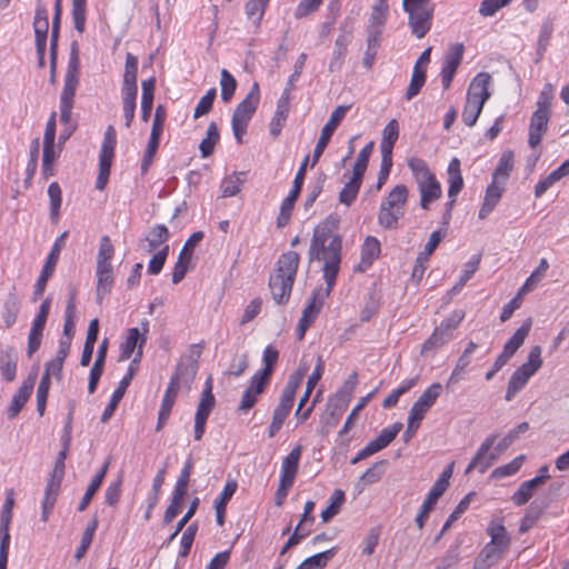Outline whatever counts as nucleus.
I'll return each mask as SVG.
<instances>
[{"label": "nucleus", "instance_id": "nucleus-1", "mask_svg": "<svg viewBox=\"0 0 569 569\" xmlns=\"http://www.w3.org/2000/svg\"><path fill=\"white\" fill-rule=\"evenodd\" d=\"M336 229L335 220L327 219L319 223L313 230L308 252L310 261H323L322 276L328 286L325 295H330L340 269L342 240Z\"/></svg>", "mask_w": 569, "mask_h": 569}, {"label": "nucleus", "instance_id": "nucleus-2", "mask_svg": "<svg viewBox=\"0 0 569 569\" xmlns=\"http://www.w3.org/2000/svg\"><path fill=\"white\" fill-rule=\"evenodd\" d=\"M529 429L528 422H521L511 429L502 439L497 443L498 433H492L481 443L476 456L470 461L466 469V473L478 469L483 473L498 458L517 440L520 435H523Z\"/></svg>", "mask_w": 569, "mask_h": 569}, {"label": "nucleus", "instance_id": "nucleus-3", "mask_svg": "<svg viewBox=\"0 0 569 569\" xmlns=\"http://www.w3.org/2000/svg\"><path fill=\"white\" fill-rule=\"evenodd\" d=\"M299 261L300 257L296 251H287L278 259L277 268L269 278V288L278 305H283L289 300Z\"/></svg>", "mask_w": 569, "mask_h": 569}, {"label": "nucleus", "instance_id": "nucleus-4", "mask_svg": "<svg viewBox=\"0 0 569 569\" xmlns=\"http://www.w3.org/2000/svg\"><path fill=\"white\" fill-rule=\"evenodd\" d=\"M79 46L77 41L71 43L70 57L64 76L63 89L60 94V121L64 126L77 124L71 120L74 107L76 91L79 84Z\"/></svg>", "mask_w": 569, "mask_h": 569}, {"label": "nucleus", "instance_id": "nucleus-5", "mask_svg": "<svg viewBox=\"0 0 569 569\" xmlns=\"http://www.w3.org/2000/svg\"><path fill=\"white\" fill-rule=\"evenodd\" d=\"M408 167L413 173L420 192V206L422 209L428 210L430 203L441 197V184L425 160L420 158H411L408 161Z\"/></svg>", "mask_w": 569, "mask_h": 569}, {"label": "nucleus", "instance_id": "nucleus-6", "mask_svg": "<svg viewBox=\"0 0 569 569\" xmlns=\"http://www.w3.org/2000/svg\"><path fill=\"white\" fill-rule=\"evenodd\" d=\"M408 189L405 184L396 186L381 202L378 212V223L386 230L398 228L400 218L405 214Z\"/></svg>", "mask_w": 569, "mask_h": 569}, {"label": "nucleus", "instance_id": "nucleus-7", "mask_svg": "<svg viewBox=\"0 0 569 569\" xmlns=\"http://www.w3.org/2000/svg\"><path fill=\"white\" fill-rule=\"evenodd\" d=\"M402 8L412 34L422 39L432 27L435 3L432 0H402Z\"/></svg>", "mask_w": 569, "mask_h": 569}, {"label": "nucleus", "instance_id": "nucleus-8", "mask_svg": "<svg viewBox=\"0 0 569 569\" xmlns=\"http://www.w3.org/2000/svg\"><path fill=\"white\" fill-rule=\"evenodd\" d=\"M137 72H138V58L128 52L126 56V66L123 82L121 88L122 96V111L126 119V127L130 128L136 112L137 106Z\"/></svg>", "mask_w": 569, "mask_h": 569}, {"label": "nucleus", "instance_id": "nucleus-9", "mask_svg": "<svg viewBox=\"0 0 569 569\" xmlns=\"http://www.w3.org/2000/svg\"><path fill=\"white\" fill-rule=\"evenodd\" d=\"M260 101V88L258 82H253L246 98L236 107L231 124L232 131L238 143L242 142V136L247 132L248 124L252 119Z\"/></svg>", "mask_w": 569, "mask_h": 569}, {"label": "nucleus", "instance_id": "nucleus-10", "mask_svg": "<svg viewBox=\"0 0 569 569\" xmlns=\"http://www.w3.org/2000/svg\"><path fill=\"white\" fill-rule=\"evenodd\" d=\"M541 347L533 346L528 355L527 361L511 375L507 386L505 399L511 401L515 396L527 385L529 379L541 368Z\"/></svg>", "mask_w": 569, "mask_h": 569}, {"label": "nucleus", "instance_id": "nucleus-11", "mask_svg": "<svg viewBox=\"0 0 569 569\" xmlns=\"http://www.w3.org/2000/svg\"><path fill=\"white\" fill-rule=\"evenodd\" d=\"M141 327L142 332H140L138 328H130L128 330L126 340L120 346V361L130 359L134 351L136 353L130 365L138 366L139 362L141 361L143 355V346L147 341V333L149 332L148 320H143L141 322Z\"/></svg>", "mask_w": 569, "mask_h": 569}, {"label": "nucleus", "instance_id": "nucleus-12", "mask_svg": "<svg viewBox=\"0 0 569 569\" xmlns=\"http://www.w3.org/2000/svg\"><path fill=\"white\" fill-rule=\"evenodd\" d=\"M453 463H451L446 470L442 471L441 476L437 479L432 488L430 489L427 499L421 506L420 512L417 515L415 521L417 527L421 530L429 518L430 511L438 502L439 498L447 491L449 487V480L452 476Z\"/></svg>", "mask_w": 569, "mask_h": 569}, {"label": "nucleus", "instance_id": "nucleus-13", "mask_svg": "<svg viewBox=\"0 0 569 569\" xmlns=\"http://www.w3.org/2000/svg\"><path fill=\"white\" fill-rule=\"evenodd\" d=\"M69 232L64 231L62 232L54 241L53 247L47 258V261L42 268V271L34 284L33 289V300H37L39 297H41L46 290L47 282L51 274L54 271V268L57 266V262L59 260L60 251L66 246V240L68 238Z\"/></svg>", "mask_w": 569, "mask_h": 569}, {"label": "nucleus", "instance_id": "nucleus-14", "mask_svg": "<svg viewBox=\"0 0 569 569\" xmlns=\"http://www.w3.org/2000/svg\"><path fill=\"white\" fill-rule=\"evenodd\" d=\"M349 109H350V106H338L332 111L329 120L327 121V123L323 126V128L321 130V134H320V137L317 141V144H316V148L313 150L312 163H311L312 167L318 162V160L322 156L333 132L336 131V129L338 128V126L340 124V122L342 121V119L345 118V116Z\"/></svg>", "mask_w": 569, "mask_h": 569}, {"label": "nucleus", "instance_id": "nucleus-15", "mask_svg": "<svg viewBox=\"0 0 569 569\" xmlns=\"http://www.w3.org/2000/svg\"><path fill=\"white\" fill-rule=\"evenodd\" d=\"M199 357V350H192L190 355L182 357L177 365L176 372L171 377L170 382H173L179 389L181 386L190 388L198 371Z\"/></svg>", "mask_w": 569, "mask_h": 569}, {"label": "nucleus", "instance_id": "nucleus-16", "mask_svg": "<svg viewBox=\"0 0 569 569\" xmlns=\"http://www.w3.org/2000/svg\"><path fill=\"white\" fill-rule=\"evenodd\" d=\"M306 370H307V368H305L303 370L299 369V371L297 372V377H292L288 381V383L286 385V387L282 391L280 402L273 411L272 419L280 421L282 423L284 422V420L287 419V417L293 406L296 391L299 387L300 380L305 376Z\"/></svg>", "mask_w": 569, "mask_h": 569}, {"label": "nucleus", "instance_id": "nucleus-17", "mask_svg": "<svg viewBox=\"0 0 569 569\" xmlns=\"http://www.w3.org/2000/svg\"><path fill=\"white\" fill-rule=\"evenodd\" d=\"M463 51L465 47L462 43H455L450 47L443 59L440 76L442 86L446 90L450 88L451 81L457 72L459 64L461 63Z\"/></svg>", "mask_w": 569, "mask_h": 569}, {"label": "nucleus", "instance_id": "nucleus-18", "mask_svg": "<svg viewBox=\"0 0 569 569\" xmlns=\"http://www.w3.org/2000/svg\"><path fill=\"white\" fill-rule=\"evenodd\" d=\"M442 386L439 382H435L429 386L422 395L413 402L410 408L409 415L413 418L423 420L426 413L435 405L439 396L441 395Z\"/></svg>", "mask_w": 569, "mask_h": 569}, {"label": "nucleus", "instance_id": "nucleus-19", "mask_svg": "<svg viewBox=\"0 0 569 569\" xmlns=\"http://www.w3.org/2000/svg\"><path fill=\"white\" fill-rule=\"evenodd\" d=\"M137 371H138V366L129 365L126 376L120 380L117 389L113 391V393L111 396V399H110L108 406L104 408V410L102 412V416H101L102 422H107L111 418V416L113 415L114 410L117 409L119 402L123 398V396H124L133 376L137 373Z\"/></svg>", "mask_w": 569, "mask_h": 569}, {"label": "nucleus", "instance_id": "nucleus-20", "mask_svg": "<svg viewBox=\"0 0 569 569\" xmlns=\"http://www.w3.org/2000/svg\"><path fill=\"white\" fill-rule=\"evenodd\" d=\"M492 81L491 76L488 72H479L470 82L467 98L471 101H477L481 103H486V101L491 97V92L489 90V86Z\"/></svg>", "mask_w": 569, "mask_h": 569}, {"label": "nucleus", "instance_id": "nucleus-21", "mask_svg": "<svg viewBox=\"0 0 569 569\" xmlns=\"http://www.w3.org/2000/svg\"><path fill=\"white\" fill-rule=\"evenodd\" d=\"M551 114L535 111L530 118L528 143L531 148L540 144L543 136L548 130V123Z\"/></svg>", "mask_w": 569, "mask_h": 569}, {"label": "nucleus", "instance_id": "nucleus-22", "mask_svg": "<svg viewBox=\"0 0 569 569\" xmlns=\"http://www.w3.org/2000/svg\"><path fill=\"white\" fill-rule=\"evenodd\" d=\"M290 93L282 91L281 97L277 102L276 112L270 121L269 132L273 138H277L286 124L290 111Z\"/></svg>", "mask_w": 569, "mask_h": 569}, {"label": "nucleus", "instance_id": "nucleus-23", "mask_svg": "<svg viewBox=\"0 0 569 569\" xmlns=\"http://www.w3.org/2000/svg\"><path fill=\"white\" fill-rule=\"evenodd\" d=\"M36 383V375H29V377L23 380L22 385L20 386L18 392L13 395L11 405L8 408V418L13 419L16 418L21 409L24 407L26 402L28 401L33 387Z\"/></svg>", "mask_w": 569, "mask_h": 569}, {"label": "nucleus", "instance_id": "nucleus-24", "mask_svg": "<svg viewBox=\"0 0 569 569\" xmlns=\"http://www.w3.org/2000/svg\"><path fill=\"white\" fill-rule=\"evenodd\" d=\"M381 252L380 241L373 237H366L361 247V259L359 264L356 267V271L363 272L368 270L375 260H377Z\"/></svg>", "mask_w": 569, "mask_h": 569}, {"label": "nucleus", "instance_id": "nucleus-25", "mask_svg": "<svg viewBox=\"0 0 569 569\" xmlns=\"http://www.w3.org/2000/svg\"><path fill=\"white\" fill-rule=\"evenodd\" d=\"M269 381L259 378L253 375L250 380L249 387L244 390L240 405L239 411L247 412L249 411L258 401V397L264 391Z\"/></svg>", "mask_w": 569, "mask_h": 569}, {"label": "nucleus", "instance_id": "nucleus-26", "mask_svg": "<svg viewBox=\"0 0 569 569\" xmlns=\"http://www.w3.org/2000/svg\"><path fill=\"white\" fill-rule=\"evenodd\" d=\"M549 475H538L535 478L527 480L520 485L518 490L512 495L511 500L516 506L526 505L537 488L546 482Z\"/></svg>", "mask_w": 569, "mask_h": 569}, {"label": "nucleus", "instance_id": "nucleus-27", "mask_svg": "<svg viewBox=\"0 0 569 569\" xmlns=\"http://www.w3.org/2000/svg\"><path fill=\"white\" fill-rule=\"evenodd\" d=\"M301 453H302V447L296 446L289 452V455L283 458L282 463H281V475H280V480H282V482H287V483L295 482V479H296V476L298 472Z\"/></svg>", "mask_w": 569, "mask_h": 569}, {"label": "nucleus", "instance_id": "nucleus-28", "mask_svg": "<svg viewBox=\"0 0 569 569\" xmlns=\"http://www.w3.org/2000/svg\"><path fill=\"white\" fill-rule=\"evenodd\" d=\"M168 239V228L164 224H157L150 230L148 236L140 241L139 247L143 251L151 253L152 251L157 250L160 246L164 244Z\"/></svg>", "mask_w": 569, "mask_h": 569}, {"label": "nucleus", "instance_id": "nucleus-29", "mask_svg": "<svg viewBox=\"0 0 569 569\" xmlns=\"http://www.w3.org/2000/svg\"><path fill=\"white\" fill-rule=\"evenodd\" d=\"M531 329V319L528 318L512 335V337L505 343L501 355L509 360L523 345L525 339L528 337Z\"/></svg>", "mask_w": 569, "mask_h": 569}, {"label": "nucleus", "instance_id": "nucleus-30", "mask_svg": "<svg viewBox=\"0 0 569 569\" xmlns=\"http://www.w3.org/2000/svg\"><path fill=\"white\" fill-rule=\"evenodd\" d=\"M487 533L490 537V541L488 543L497 547L498 550H502L503 552L508 550L511 539L502 522L492 520L487 528Z\"/></svg>", "mask_w": 569, "mask_h": 569}, {"label": "nucleus", "instance_id": "nucleus-31", "mask_svg": "<svg viewBox=\"0 0 569 569\" xmlns=\"http://www.w3.org/2000/svg\"><path fill=\"white\" fill-rule=\"evenodd\" d=\"M327 291L328 287L326 289L320 287L313 290L311 300L303 309L300 320L312 325L322 308L325 299L329 297V295H325Z\"/></svg>", "mask_w": 569, "mask_h": 569}, {"label": "nucleus", "instance_id": "nucleus-32", "mask_svg": "<svg viewBox=\"0 0 569 569\" xmlns=\"http://www.w3.org/2000/svg\"><path fill=\"white\" fill-rule=\"evenodd\" d=\"M505 190V184L492 181L486 190L483 203L479 210V218L486 219L499 202Z\"/></svg>", "mask_w": 569, "mask_h": 569}, {"label": "nucleus", "instance_id": "nucleus-33", "mask_svg": "<svg viewBox=\"0 0 569 569\" xmlns=\"http://www.w3.org/2000/svg\"><path fill=\"white\" fill-rule=\"evenodd\" d=\"M237 487L238 485L236 480L227 481L219 498L214 501L216 520L219 526H222L224 523L226 507L229 500L234 495Z\"/></svg>", "mask_w": 569, "mask_h": 569}, {"label": "nucleus", "instance_id": "nucleus-34", "mask_svg": "<svg viewBox=\"0 0 569 569\" xmlns=\"http://www.w3.org/2000/svg\"><path fill=\"white\" fill-rule=\"evenodd\" d=\"M18 357L13 348L8 347L0 352V372L7 381H13L17 373Z\"/></svg>", "mask_w": 569, "mask_h": 569}, {"label": "nucleus", "instance_id": "nucleus-35", "mask_svg": "<svg viewBox=\"0 0 569 569\" xmlns=\"http://www.w3.org/2000/svg\"><path fill=\"white\" fill-rule=\"evenodd\" d=\"M399 138V123L396 119H391L382 131L380 143L381 156L392 157L395 143Z\"/></svg>", "mask_w": 569, "mask_h": 569}, {"label": "nucleus", "instance_id": "nucleus-36", "mask_svg": "<svg viewBox=\"0 0 569 569\" xmlns=\"http://www.w3.org/2000/svg\"><path fill=\"white\" fill-rule=\"evenodd\" d=\"M61 482L57 478H50L44 490V497L42 500V513L41 518L43 521H48L49 515L54 507L57 501L58 492L60 490Z\"/></svg>", "mask_w": 569, "mask_h": 569}, {"label": "nucleus", "instance_id": "nucleus-37", "mask_svg": "<svg viewBox=\"0 0 569 569\" xmlns=\"http://www.w3.org/2000/svg\"><path fill=\"white\" fill-rule=\"evenodd\" d=\"M448 197H457L463 188V179L461 176L460 161L452 158L448 166Z\"/></svg>", "mask_w": 569, "mask_h": 569}, {"label": "nucleus", "instance_id": "nucleus-38", "mask_svg": "<svg viewBox=\"0 0 569 569\" xmlns=\"http://www.w3.org/2000/svg\"><path fill=\"white\" fill-rule=\"evenodd\" d=\"M505 552L487 543L473 562V569H487L496 565Z\"/></svg>", "mask_w": 569, "mask_h": 569}, {"label": "nucleus", "instance_id": "nucleus-39", "mask_svg": "<svg viewBox=\"0 0 569 569\" xmlns=\"http://www.w3.org/2000/svg\"><path fill=\"white\" fill-rule=\"evenodd\" d=\"M323 370H325V361H323L321 356H318L317 365H316L312 373L308 377L307 386H306V392H305L303 397L299 401L298 408L296 410V416H299L301 409L303 408V406L308 401L312 390L315 389V387L317 386V383L321 379Z\"/></svg>", "mask_w": 569, "mask_h": 569}, {"label": "nucleus", "instance_id": "nucleus-40", "mask_svg": "<svg viewBox=\"0 0 569 569\" xmlns=\"http://www.w3.org/2000/svg\"><path fill=\"white\" fill-rule=\"evenodd\" d=\"M362 176H357L352 172L351 178L348 182L345 183L343 188L339 192V202L350 207L353 201L357 199V196L359 193L361 183H362Z\"/></svg>", "mask_w": 569, "mask_h": 569}, {"label": "nucleus", "instance_id": "nucleus-41", "mask_svg": "<svg viewBox=\"0 0 569 569\" xmlns=\"http://www.w3.org/2000/svg\"><path fill=\"white\" fill-rule=\"evenodd\" d=\"M386 21H387V13H382L381 11H371L369 26H368V46H369V48L373 47L378 43Z\"/></svg>", "mask_w": 569, "mask_h": 569}, {"label": "nucleus", "instance_id": "nucleus-42", "mask_svg": "<svg viewBox=\"0 0 569 569\" xmlns=\"http://www.w3.org/2000/svg\"><path fill=\"white\" fill-rule=\"evenodd\" d=\"M214 403H216V399L212 393V383H211V379L209 378L206 382V388L202 391L200 401L198 403L194 418H201L203 420H208V418L214 407Z\"/></svg>", "mask_w": 569, "mask_h": 569}, {"label": "nucleus", "instance_id": "nucleus-43", "mask_svg": "<svg viewBox=\"0 0 569 569\" xmlns=\"http://www.w3.org/2000/svg\"><path fill=\"white\" fill-rule=\"evenodd\" d=\"M34 34H36V44L44 43L47 44L49 21H48V11L44 7H38L36 10L34 21H33Z\"/></svg>", "mask_w": 569, "mask_h": 569}, {"label": "nucleus", "instance_id": "nucleus-44", "mask_svg": "<svg viewBox=\"0 0 569 569\" xmlns=\"http://www.w3.org/2000/svg\"><path fill=\"white\" fill-rule=\"evenodd\" d=\"M47 320L36 317L32 321L31 330L28 338L27 355L29 358L40 348L43 329Z\"/></svg>", "mask_w": 569, "mask_h": 569}, {"label": "nucleus", "instance_id": "nucleus-45", "mask_svg": "<svg viewBox=\"0 0 569 569\" xmlns=\"http://www.w3.org/2000/svg\"><path fill=\"white\" fill-rule=\"evenodd\" d=\"M401 429L402 423L396 422L392 426L382 429L379 436L369 443L378 452L388 447L395 440Z\"/></svg>", "mask_w": 569, "mask_h": 569}, {"label": "nucleus", "instance_id": "nucleus-46", "mask_svg": "<svg viewBox=\"0 0 569 569\" xmlns=\"http://www.w3.org/2000/svg\"><path fill=\"white\" fill-rule=\"evenodd\" d=\"M548 268L549 263L547 259L541 258L538 267L531 272V274L527 278L522 287L519 289V296H525L528 292L532 291L545 277Z\"/></svg>", "mask_w": 569, "mask_h": 569}, {"label": "nucleus", "instance_id": "nucleus-47", "mask_svg": "<svg viewBox=\"0 0 569 569\" xmlns=\"http://www.w3.org/2000/svg\"><path fill=\"white\" fill-rule=\"evenodd\" d=\"M513 168V153L511 151L505 152L499 159L498 166L493 172L492 181L505 184L508 180L510 172Z\"/></svg>", "mask_w": 569, "mask_h": 569}, {"label": "nucleus", "instance_id": "nucleus-48", "mask_svg": "<svg viewBox=\"0 0 569 569\" xmlns=\"http://www.w3.org/2000/svg\"><path fill=\"white\" fill-rule=\"evenodd\" d=\"M336 549L331 548L323 552L313 555L305 559L297 569H322L327 566L328 561L335 556Z\"/></svg>", "mask_w": 569, "mask_h": 569}, {"label": "nucleus", "instance_id": "nucleus-49", "mask_svg": "<svg viewBox=\"0 0 569 569\" xmlns=\"http://www.w3.org/2000/svg\"><path fill=\"white\" fill-rule=\"evenodd\" d=\"M452 335H448L445 330H442L439 326L433 330L431 336L423 342L421 347V355H425L431 350L438 349L445 346L450 339Z\"/></svg>", "mask_w": 569, "mask_h": 569}, {"label": "nucleus", "instance_id": "nucleus-50", "mask_svg": "<svg viewBox=\"0 0 569 569\" xmlns=\"http://www.w3.org/2000/svg\"><path fill=\"white\" fill-rule=\"evenodd\" d=\"M270 0H248L244 7L247 19L259 26Z\"/></svg>", "mask_w": 569, "mask_h": 569}, {"label": "nucleus", "instance_id": "nucleus-51", "mask_svg": "<svg viewBox=\"0 0 569 569\" xmlns=\"http://www.w3.org/2000/svg\"><path fill=\"white\" fill-rule=\"evenodd\" d=\"M346 499L345 492L341 489H336L330 497L329 505L321 512L323 522L330 521L336 515L339 513L341 506Z\"/></svg>", "mask_w": 569, "mask_h": 569}, {"label": "nucleus", "instance_id": "nucleus-52", "mask_svg": "<svg viewBox=\"0 0 569 569\" xmlns=\"http://www.w3.org/2000/svg\"><path fill=\"white\" fill-rule=\"evenodd\" d=\"M219 141V131L214 122H211L207 129V136L201 140L199 149L202 158H207L212 154L216 144Z\"/></svg>", "mask_w": 569, "mask_h": 569}, {"label": "nucleus", "instance_id": "nucleus-53", "mask_svg": "<svg viewBox=\"0 0 569 569\" xmlns=\"http://www.w3.org/2000/svg\"><path fill=\"white\" fill-rule=\"evenodd\" d=\"M279 357V352L271 346H268L263 351V369L257 371L254 376L262 378L267 381H270V377L273 371V367L277 363Z\"/></svg>", "mask_w": 569, "mask_h": 569}, {"label": "nucleus", "instance_id": "nucleus-54", "mask_svg": "<svg viewBox=\"0 0 569 569\" xmlns=\"http://www.w3.org/2000/svg\"><path fill=\"white\" fill-rule=\"evenodd\" d=\"M87 0H72V22L74 29L82 34L86 30Z\"/></svg>", "mask_w": 569, "mask_h": 569}, {"label": "nucleus", "instance_id": "nucleus-55", "mask_svg": "<svg viewBox=\"0 0 569 569\" xmlns=\"http://www.w3.org/2000/svg\"><path fill=\"white\" fill-rule=\"evenodd\" d=\"M483 106L485 104L481 102L466 99V103L461 114L463 123L468 127L475 126L483 109Z\"/></svg>", "mask_w": 569, "mask_h": 569}, {"label": "nucleus", "instance_id": "nucleus-56", "mask_svg": "<svg viewBox=\"0 0 569 569\" xmlns=\"http://www.w3.org/2000/svg\"><path fill=\"white\" fill-rule=\"evenodd\" d=\"M298 199V196H292V193L289 192V194L283 199L280 206V211L277 217V227L283 228L286 227L291 218V213L295 207V202Z\"/></svg>", "mask_w": 569, "mask_h": 569}, {"label": "nucleus", "instance_id": "nucleus-57", "mask_svg": "<svg viewBox=\"0 0 569 569\" xmlns=\"http://www.w3.org/2000/svg\"><path fill=\"white\" fill-rule=\"evenodd\" d=\"M14 506V498H13V491L10 490L8 492L7 499L4 501V505L2 507V511L0 515V536H4L6 533H9V526L12 518V509Z\"/></svg>", "mask_w": 569, "mask_h": 569}, {"label": "nucleus", "instance_id": "nucleus-58", "mask_svg": "<svg viewBox=\"0 0 569 569\" xmlns=\"http://www.w3.org/2000/svg\"><path fill=\"white\" fill-rule=\"evenodd\" d=\"M192 469L193 461L191 458H188L174 486V495H178L179 497L186 496Z\"/></svg>", "mask_w": 569, "mask_h": 569}, {"label": "nucleus", "instance_id": "nucleus-59", "mask_svg": "<svg viewBox=\"0 0 569 569\" xmlns=\"http://www.w3.org/2000/svg\"><path fill=\"white\" fill-rule=\"evenodd\" d=\"M220 87H221V99L224 102H229L234 94L237 89V81L234 77L227 70H221L220 77Z\"/></svg>", "mask_w": 569, "mask_h": 569}, {"label": "nucleus", "instance_id": "nucleus-60", "mask_svg": "<svg viewBox=\"0 0 569 569\" xmlns=\"http://www.w3.org/2000/svg\"><path fill=\"white\" fill-rule=\"evenodd\" d=\"M373 147H375V142L370 141L358 153V157L356 159V162H355L353 169H352V172L356 173L357 176L363 177V174L367 170L369 158L371 156Z\"/></svg>", "mask_w": 569, "mask_h": 569}, {"label": "nucleus", "instance_id": "nucleus-61", "mask_svg": "<svg viewBox=\"0 0 569 569\" xmlns=\"http://www.w3.org/2000/svg\"><path fill=\"white\" fill-rule=\"evenodd\" d=\"M243 183L240 174L233 173L222 180L220 184L221 197H233L240 191V186Z\"/></svg>", "mask_w": 569, "mask_h": 569}, {"label": "nucleus", "instance_id": "nucleus-62", "mask_svg": "<svg viewBox=\"0 0 569 569\" xmlns=\"http://www.w3.org/2000/svg\"><path fill=\"white\" fill-rule=\"evenodd\" d=\"M525 460V456H518L509 463L496 468L491 472L492 478L501 479L515 475L519 471Z\"/></svg>", "mask_w": 569, "mask_h": 569}, {"label": "nucleus", "instance_id": "nucleus-63", "mask_svg": "<svg viewBox=\"0 0 569 569\" xmlns=\"http://www.w3.org/2000/svg\"><path fill=\"white\" fill-rule=\"evenodd\" d=\"M426 72L413 68L412 76L408 89L406 91V99L411 100L415 98L426 83Z\"/></svg>", "mask_w": 569, "mask_h": 569}, {"label": "nucleus", "instance_id": "nucleus-64", "mask_svg": "<svg viewBox=\"0 0 569 569\" xmlns=\"http://www.w3.org/2000/svg\"><path fill=\"white\" fill-rule=\"evenodd\" d=\"M48 196L50 198V216L57 220L59 218V211L62 202L61 188L58 182H52L48 188Z\"/></svg>", "mask_w": 569, "mask_h": 569}]
</instances>
